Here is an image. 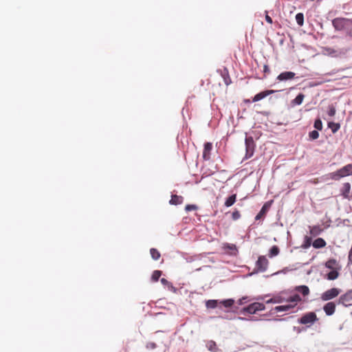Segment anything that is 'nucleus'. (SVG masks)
Listing matches in <instances>:
<instances>
[{
	"label": "nucleus",
	"mask_w": 352,
	"mask_h": 352,
	"mask_svg": "<svg viewBox=\"0 0 352 352\" xmlns=\"http://www.w3.org/2000/svg\"><path fill=\"white\" fill-rule=\"evenodd\" d=\"M328 175L330 179L336 181L352 175V164H346L336 171L330 173Z\"/></svg>",
	"instance_id": "1"
},
{
	"label": "nucleus",
	"mask_w": 352,
	"mask_h": 352,
	"mask_svg": "<svg viewBox=\"0 0 352 352\" xmlns=\"http://www.w3.org/2000/svg\"><path fill=\"white\" fill-rule=\"evenodd\" d=\"M265 309V306L263 303L258 302H254L250 304L249 305H248L246 307H243L240 310V314H254L257 311H264Z\"/></svg>",
	"instance_id": "2"
},
{
	"label": "nucleus",
	"mask_w": 352,
	"mask_h": 352,
	"mask_svg": "<svg viewBox=\"0 0 352 352\" xmlns=\"http://www.w3.org/2000/svg\"><path fill=\"white\" fill-rule=\"evenodd\" d=\"M245 158L249 159L252 156H253V155L254 153L256 144H255L253 138L252 136H248L247 133H245Z\"/></svg>",
	"instance_id": "3"
},
{
	"label": "nucleus",
	"mask_w": 352,
	"mask_h": 352,
	"mask_svg": "<svg viewBox=\"0 0 352 352\" xmlns=\"http://www.w3.org/2000/svg\"><path fill=\"white\" fill-rule=\"evenodd\" d=\"M318 320L316 313L310 311L302 315V316L298 320V322L302 324H308V327H309Z\"/></svg>",
	"instance_id": "4"
},
{
	"label": "nucleus",
	"mask_w": 352,
	"mask_h": 352,
	"mask_svg": "<svg viewBox=\"0 0 352 352\" xmlns=\"http://www.w3.org/2000/svg\"><path fill=\"white\" fill-rule=\"evenodd\" d=\"M268 260L265 256H260L256 262L255 269L252 274L258 272H264L267 270Z\"/></svg>",
	"instance_id": "5"
},
{
	"label": "nucleus",
	"mask_w": 352,
	"mask_h": 352,
	"mask_svg": "<svg viewBox=\"0 0 352 352\" xmlns=\"http://www.w3.org/2000/svg\"><path fill=\"white\" fill-rule=\"evenodd\" d=\"M349 20L344 18H336L332 20V25L336 30L340 31L345 28L349 23Z\"/></svg>",
	"instance_id": "6"
},
{
	"label": "nucleus",
	"mask_w": 352,
	"mask_h": 352,
	"mask_svg": "<svg viewBox=\"0 0 352 352\" xmlns=\"http://www.w3.org/2000/svg\"><path fill=\"white\" fill-rule=\"evenodd\" d=\"M340 292V290L338 288H331L327 290L321 295V299L323 301H327L338 296Z\"/></svg>",
	"instance_id": "7"
},
{
	"label": "nucleus",
	"mask_w": 352,
	"mask_h": 352,
	"mask_svg": "<svg viewBox=\"0 0 352 352\" xmlns=\"http://www.w3.org/2000/svg\"><path fill=\"white\" fill-rule=\"evenodd\" d=\"M351 184L349 182L344 183L340 190V195L348 200H351Z\"/></svg>",
	"instance_id": "8"
},
{
	"label": "nucleus",
	"mask_w": 352,
	"mask_h": 352,
	"mask_svg": "<svg viewBox=\"0 0 352 352\" xmlns=\"http://www.w3.org/2000/svg\"><path fill=\"white\" fill-rule=\"evenodd\" d=\"M272 203V201H269L265 202L263 204L261 210L255 217L256 221L262 219L267 214V212H268V210H270V208L271 207Z\"/></svg>",
	"instance_id": "9"
},
{
	"label": "nucleus",
	"mask_w": 352,
	"mask_h": 352,
	"mask_svg": "<svg viewBox=\"0 0 352 352\" xmlns=\"http://www.w3.org/2000/svg\"><path fill=\"white\" fill-rule=\"evenodd\" d=\"M276 91H277L276 90H272V89L265 90V91H261V92L256 94L254 96V98H252V102H258V101L265 98L267 96H269L270 94H274V93H275Z\"/></svg>",
	"instance_id": "10"
},
{
	"label": "nucleus",
	"mask_w": 352,
	"mask_h": 352,
	"mask_svg": "<svg viewBox=\"0 0 352 352\" xmlns=\"http://www.w3.org/2000/svg\"><path fill=\"white\" fill-rule=\"evenodd\" d=\"M223 250L226 253L230 256H236L238 253L237 248L234 244L225 243L223 245Z\"/></svg>",
	"instance_id": "11"
},
{
	"label": "nucleus",
	"mask_w": 352,
	"mask_h": 352,
	"mask_svg": "<svg viewBox=\"0 0 352 352\" xmlns=\"http://www.w3.org/2000/svg\"><path fill=\"white\" fill-rule=\"evenodd\" d=\"M295 75L296 74L293 72H283L277 76L276 79L279 81H286L293 79Z\"/></svg>",
	"instance_id": "12"
},
{
	"label": "nucleus",
	"mask_w": 352,
	"mask_h": 352,
	"mask_svg": "<svg viewBox=\"0 0 352 352\" xmlns=\"http://www.w3.org/2000/svg\"><path fill=\"white\" fill-rule=\"evenodd\" d=\"M352 300V292H347L344 294L341 295L338 300V304H342L345 307H347L349 305L346 303Z\"/></svg>",
	"instance_id": "13"
},
{
	"label": "nucleus",
	"mask_w": 352,
	"mask_h": 352,
	"mask_svg": "<svg viewBox=\"0 0 352 352\" xmlns=\"http://www.w3.org/2000/svg\"><path fill=\"white\" fill-rule=\"evenodd\" d=\"M212 148V144L210 142H206L204 144V151H203V158L204 160L208 161L210 159V152Z\"/></svg>",
	"instance_id": "14"
},
{
	"label": "nucleus",
	"mask_w": 352,
	"mask_h": 352,
	"mask_svg": "<svg viewBox=\"0 0 352 352\" xmlns=\"http://www.w3.org/2000/svg\"><path fill=\"white\" fill-rule=\"evenodd\" d=\"M323 310L327 316H332L336 311V304L333 302H329L324 305Z\"/></svg>",
	"instance_id": "15"
},
{
	"label": "nucleus",
	"mask_w": 352,
	"mask_h": 352,
	"mask_svg": "<svg viewBox=\"0 0 352 352\" xmlns=\"http://www.w3.org/2000/svg\"><path fill=\"white\" fill-rule=\"evenodd\" d=\"M294 305H279L276 306L272 309V311L281 312V311H289L292 309L294 308Z\"/></svg>",
	"instance_id": "16"
},
{
	"label": "nucleus",
	"mask_w": 352,
	"mask_h": 352,
	"mask_svg": "<svg viewBox=\"0 0 352 352\" xmlns=\"http://www.w3.org/2000/svg\"><path fill=\"white\" fill-rule=\"evenodd\" d=\"M184 201V197L182 196L173 195L171 196V199L169 201V204L170 205H179L182 204Z\"/></svg>",
	"instance_id": "17"
},
{
	"label": "nucleus",
	"mask_w": 352,
	"mask_h": 352,
	"mask_svg": "<svg viewBox=\"0 0 352 352\" xmlns=\"http://www.w3.org/2000/svg\"><path fill=\"white\" fill-rule=\"evenodd\" d=\"M234 303V300L233 298H228L225 300H219V308L226 307V308H230L231 307Z\"/></svg>",
	"instance_id": "18"
},
{
	"label": "nucleus",
	"mask_w": 352,
	"mask_h": 352,
	"mask_svg": "<svg viewBox=\"0 0 352 352\" xmlns=\"http://www.w3.org/2000/svg\"><path fill=\"white\" fill-rule=\"evenodd\" d=\"M327 245L326 241L322 238H317L312 243V245L316 249L324 248Z\"/></svg>",
	"instance_id": "19"
},
{
	"label": "nucleus",
	"mask_w": 352,
	"mask_h": 352,
	"mask_svg": "<svg viewBox=\"0 0 352 352\" xmlns=\"http://www.w3.org/2000/svg\"><path fill=\"white\" fill-rule=\"evenodd\" d=\"M206 348L211 352H220L221 350L217 346V344L213 340H208L206 343Z\"/></svg>",
	"instance_id": "20"
},
{
	"label": "nucleus",
	"mask_w": 352,
	"mask_h": 352,
	"mask_svg": "<svg viewBox=\"0 0 352 352\" xmlns=\"http://www.w3.org/2000/svg\"><path fill=\"white\" fill-rule=\"evenodd\" d=\"M206 307L208 309L219 308V300H208L206 302Z\"/></svg>",
	"instance_id": "21"
},
{
	"label": "nucleus",
	"mask_w": 352,
	"mask_h": 352,
	"mask_svg": "<svg viewBox=\"0 0 352 352\" xmlns=\"http://www.w3.org/2000/svg\"><path fill=\"white\" fill-rule=\"evenodd\" d=\"M339 276V272L336 269L331 270L328 274L325 275V278L329 280L336 279Z\"/></svg>",
	"instance_id": "22"
},
{
	"label": "nucleus",
	"mask_w": 352,
	"mask_h": 352,
	"mask_svg": "<svg viewBox=\"0 0 352 352\" xmlns=\"http://www.w3.org/2000/svg\"><path fill=\"white\" fill-rule=\"evenodd\" d=\"M310 230V234L316 236L321 234V232L323 231V230L320 228V226H314L312 227H309Z\"/></svg>",
	"instance_id": "23"
},
{
	"label": "nucleus",
	"mask_w": 352,
	"mask_h": 352,
	"mask_svg": "<svg viewBox=\"0 0 352 352\" xmlns=\"http://www.w3.org/2000/svg\"><path fill=\"white\" fill-rule=\"evenodd\" d=\"M295 290L301 293L304 296H306L309 294V289L307 285L296 286Z\"/></svg>",
	"instance_id": "24"
},
{
	"label": "nucleus",
	"mask_w": 352,
	"mask_h": 352,
	"mask_svg": "<svg viewBox=\"0 0 352 352\" xmlns=\"http://www.w3.org/2000/svg\"><path fill=\"white\" fill-rule=\"evenodd\" d=\"M236 199V194H233V195L229 196L226 199V201L224 203L225 206H226L228 208L232 206L235 203Z\"/></svg>",
	"instance_id": "25"
},
{
	"label": "nucleus",
	"mask_w": 352,
	"mask_h": 352,
	"mask_svg": "<svg viewBox=\"0 0 352 352\" xmlns=\"http://www.w3.org/2000/svg\"><path fill=\"white\" fill-rule=\"evenodd\" d=\"M280 252L279 248L277 245H273L269 250L268 256L273 258L277 256Z\"/></svg>",
	"instance_id": "26"
},
{
	"label": "nucleus",
	"mask_w": 352,
	"mask_h": 352,
	"mask_svg": "<svg viewBox=\"0 0 352 352\" xmlns=\"http://www.w3.org/2000/svg\"><path fill=\"white\" fill-rule=\"evenodd\" d=\"M328 127L331 129L333 133H336L340 128V124L334 122H329Z\"/></svg>",
	"instance_id": "27"
},
{
	"label": "nucleus",
	"mask_w": 352,
	"mask_h": 352,
	"mask_svg": "<svg viewBox=\"0 0 352 352\" xmlns=\"http://www.w3.org/2000/svg\"><path fill=\"white\" fill-rule=\"evenodd\" d=\"M284 300H285V299L283 298H282L281 296H274V297L271 298L270 299L266 300L265 302L267 304H270V303L275 304V303H281Z\"/></svg>",
	"instance_id": "28"
},
{
	"label": "nucleus",
	"mask_w": 352,
	"mask_h": 352,
	"mask_svg": "<svg viewBox=\"0 0 352 352\" xmlns=\"http://www.w3.org/2000/svg\"><path fill=\"white\" fill-rule=\"evenodd\" d=\"M304 94L300 93L298 94L296 98L292 101V103L296 105H300L302 104L304 99Z\"/></svg>",
	"instance_id": "29"
},
{
	"label": "nucleus",
	"mask_w": 352,
	"mask_h": 352,
	"mask_svg": "<svg viewBox=\"0 0 352 352\" xmlns=\"http://www.w3.org/2000/svg\"><path fill=\"white\" fill-rule=\"evenodd\" d=\"M150 254L154 261H157L160 257V252L155 248H151Z\"/></svg>",
	"instance_id": "30"
},
{
	"label": "nucleus",
	"mask_w": 352,
	"mask_h": 352,
	"mask_svg": "<svg viewBox=\"0 0 352 352\" xmlns=\"http://www.w3.org/2000/svg\"><path fill=\"white\" fill-rule=\"evenodd\" d=\"M336 264H337V261L334 258H331V259L328 260L325 263L324 265L327 268L333 270V269H335V265Z\"/></svg>",
	"instance_id": "31"
},
{
	"label": "nucleus",
	"mask_w": 352,
	"mask_h": 352,
	"mask_svg": "<svg viewBox=\"0 0 352 352\" xmlns=\"http://www.w3.org/2000/svg\"><path fill=\"white\" fill-rule=\"evenodd\" d=\"M162 272L160 270H155L153 271L151 276V280L153 282H157L159 280L160 276H162Z\"/></svg>",
	"instance_id": "32"
},
{
	"label": "nucleus",
	"mask_w": 352,
	"mask_h": 352,
	"mask_svg": "<svg viewBox=\"0 0 352 352\" xmlns=\"http://www.w3.org/2000/svg\"><path fill=\"white\" fill-rule=\"evenodd\" d=\"M311 241H312V239L311 237H309L308 236H305L304 238V242H303L302 245H301V247L304 249H307L308 248H309L311 246Z\"/></svg>",
	"instance_id": "33"
},
{
	"label": "nucleus",
	"mask_w": 352,
	"mask_h": 352,
	"mask_svg": "<svg viewBox=\"0 0 352 352\" xmlns=\"http://www.w3.org/2000/svg\"><path fill=\"white\" fill-rule=\"evenodd\" d=\"M295 18L297 24L299 26H302L304 23V14L301 12L297 13Z\"/></svg>",
	"instance_id": "34"
},
{
	"label": "nucleus",
	"mask_w": 352,
	"mask_h": 352,
	"mask_svg": "<svg viewBox=\"0 0 352 352\" xmlns=\"http://www.w3.org/2000/svg\"><path fill=\"white\" fill-rule=\"evenodd\" d=\"M300 300H301V298H300V295L298 294H295L293 296H291L287 300V302H298Z\"/></svg>",
	"instance_id": "35"
},
{
	"label": "nucleus",
	"mask_w": 352,
	"mask_h": 352,
	"mask_svg": "<svg viewBox=\"0 0 352 352\" xmlns=\"http://www.w3.org/2000/svg\"><path fill=\"white\" fill-rule=\"evenodd\" d=\"M314 128L318 131H321L322 129V122L320 118H317L315 120L314 124Z\"/></svg>",
	"instance_id": "36"
},
{
	"label": "nucleus",
	"mask_w": 352,
	"mask_h": 352,
	"mask_svg": "<svg viewBox=\"0 0 352 352\" xmlns=\"http://www.w3.org/2000/svg\"><path fill=\"white\" fill-rule=\"evenodd\" d=\"M319 137V133L318 130H314L309 133V138L311 140H315Z\"/></svg>",
	"instance_id": "37"
},
{
	"label": "nucleus",
	"mask_w": 352,
	"mask_h": 352,
	"mask_svg": "<svg viewBox=\"0 0 352 352\" xmlns=\"http://www.w3.org/2000/svg\"><path fill=\"white\" fill-rule=\"evenodd\" d=\"M328 115L331 117L334 116L336 112V107L333 106V104L329 105L328 107Z\"/></svg>",
	"instance_id": "38"
},
{
	"label": "nucleus",
	"mask_w": 352,
	"mask_h": 352,
	"mask_svg": "<svg viewBox=\"0 0 352 352\" xmlns=\"http://www.w3.org/2000/svg\"><path fill=\"white\" fill-rule=\"evenodd\" d=\"M157 348V344L153 342H148L146 344V349L148 350H153Z\"/></svg>",
	"instance_id": "39"
},
{
	"label": "nucleus",
	"mask_w": 352,
	"mask_h": 352,
	"mask_svg": "<svg viewBox=\"0 0 352 352\" xmlns=\"http://www.w3.org/2000/svg\"><path fill=\"white\" fill-rule=\"evenodd\" d=\"M250 300L249 299L248 296H243L242 298L238 300L237 302L239 305H242Z\"/></svg>",
	"instance_id": "40"
},
{
	"label": "nucleus",
	"mask_w": 352,
	"mask_h": 352,
	"mask_svg": "<svg viewBox=\"0 0 352 352\" xmlns=\"http://www.w3.org/2000/svg\"><path fill=\"white\" fill-rule=\"evenodd\" d=\"M197 209V206L194 204H188L185 207V210L186 212H190V211L195 210Z\"/></svg>",
	"instance_id": "41"
},
{
	"label": "nucleus",
	"mask_w": 352,
	"mask_h": 352,
	"mask_svg": "<svg viewBox=\"0 0 352 352\" xmlns=\"http://www.w3.org/2000/svg\"><path fill=\"white\" fill-rule=\"evenodd\" d=\"M240 217H241V214L239 210H236L232 213V218L233 220H234V221L238 220Z\"/></svg>",
	"instance_id": "42"
},
{
	"label": "nucleus",
	"mask_w": 352,
	"mask_h": 352,
	"mask_svg": "<svg viewBox=\"0 0 352 352\" xmlns=\"http://www.w3.org/2000/svg\"><path fill=\"white\" fill-rule=\"evenodd\" d=\"M221 75L223 79L225 77H226L227 75H229L228 70L226 67H224L223 69L221 70Z\"/></svg>",
	"instance_id": "43"
},
{
	"label": "nucleus",
	"mask_w": 352,
	"mask_h": 352,
	"mask_svg": "<svg viewBox=\"0 0 352 352\" xmlns=\"http://www.w3.org/2000/svg\"><path fill=\"white\" fill-rule=\"evenodd\" d=\"M160 282H161V283H162L164 286L167 287H168V285H170V283L168 280H166V278H161V279H160Z\"/></svg>",
	"instance_id": "44"
},
{
	"label": "nucleus",
	"mask_w": 352,
	"mask_h": 352,
	"mask_svg": "<svg viewBox=\"0 0 352 352\" xmlns=\"http://www.w3.org/2000/svg\"><path fill=\"white\" fill-rule=\"evenodd\" d=\"M223 80L226 85H228L231 83V79L229 75H227L226 77L224 78Z\"/></svg>",
	"instance_id": "45"
},
{
	"label": "nucleus",
	"mask_w": 352,
	"mask_h": 352,
	"mask_svg": "<svg viewBox=\"0 0 352 352\" xmlns=\"http://www.w3.org/2000/svg\"><path fill=\"white\" fill-rule=\"evenodd\" d=\"M168 289L170 291H171V292H174V293H175V292H177V289H176V288L173 285V284H172L171 283H170V285L168 286Z\"/></svg>",
	"instance_id": "46"
},
{
	"label": "nucleus",
	"mask_w": 352,
	"mask_h": 352,
	"mask_svg": "<svg viewBox=\"0 0 352 352\" xmlns=\"http://www.w3.org/2000/svg\"><path fill=\"white\" fill-rule=\"evenodd\" d=\"M258 320H261V319L258 318L256 317H254V316H250V317L248 318V321H258Z\"/></svg>",
	"instance_id": "47"
},
{
	"label": "nucleus",
	"mask_w": 352,
	"mask_h": 352,
	"mask_svg": "<svg viewBox=\"0 0 352 352\" xmlns=\"http://www.w3.org/2000/svg\"><path fill=\"white\" fill-rule=\"evenodd\" d=\"M265 21L270 24L273 23L272 19L267 14L265 16Z\"/></svg>",
	"instance_id": "48"
},
{
	"label": "nucleus",
	"mask_w": 352,
	"mask_h": 352,
	"mask_svg": "<svg viewBox=\"0 0 352 352\" xmlns=\"http://www.w3.org/2000/svg\"><path fill=\"white\" fill-rule=\"evenodd\" d=\"M287 318H273V319H267V320H274V321H286Z\"/></svg>",
	"instance_id": "49"
},
{
	"label": "nucleus",
	"mask_w": 352,
	"mask_h": 352,
	"mask_svg": "<svg viewBox=\"0 0 352 352\" xmlns=\"http://www.w3.org/2000/svg\"><path fill=\"white\" fill-rule=\"evenodd\" d=\"M270 70L269 67L267 65H265L264 67H263V72L264 73H270Z\"/></svg>",
	"instance_id": "50"
},
{
	"label": "nucleus",
	"mask_w": 352,
	"mask_h": 352,
	"mask_svg": "<svg viewBox=\"0 0 352 352\" xmlns=\"http://www.w3.org/2000/svg\"><path fill=\"white\" fill-rule=\"evenodd\" d=\"M293 330L294 331H296L298 333H300L301 332V331H302L301 329L299 327H296V326H294L293 327Z\"/></svg>",
	"instance_id": "51"
},
{
	"label": "nucleus",
	"mask_w": 352,
	"mask_h": 352,
	"mask_svg": "<svg viewBox=\"0 0 352 352\" xmlns=\"http://www.w3.org/2000/svg\"><path fill=\"white\" fill-rule=\"evenodd\" d=\"M236 318H237V320H239L248 321V318H245V317L239 316Z\"/></svg>",
	"instance_id": "52"
},
{
	"label": "nucleus",
	"mask_w": 352,
	"mask_h": 352,
	"mask_svg": "<svg viewBox=\"0 0 352 352\" xmlns=\"http://www.w3.org/2000/svg\"><path fill=\"white\" fill-rule=\"evenodd\" d=\"M276 311H272V309H271V310H270V311L269 313L265 314H264L263 316H270V315L274 314V313H276Z\"/></svg>",
	"instance_id": "53"
},
{
	"label": "nucleus",
	"mask_w": 352,
	"mask_h": 352,
	"mask_svg": "<svg viewBox=\"0 0 352 352\" xmlns=\"http://www.w3.org/2000/svg\"><path fill=\"white\" fill-rule=\"evenodd\" d=\"M348 34L352 38V28L349 30Z\"/></svg>",
	"instance_id": "54"
},
{
	"label": "nucleus",
	"mask_w": 352,
	"mask_h": 352,
	"mask_svg": "<svg viewBox=\"0 0 352 352\" xmlns=\"http://www.w3.org/2000/svg\"><path fill=\"white\" fill-rule=\"evenodd\" d=\"M296 265H298L297 267H302L304 264H301L300 263H296Z\"/></svg>",
	"instance_id": "55"
},
{
	"label": "nucleus",
	"mask_w": 352,
	"mask_h": 352,
	"mask_svg": "<svg viewBox=\"0 0 352 352\" xmlns=\"http://www.w3.org/2000/svg\"><path fill=\"white\" fill-rule=\"evenodd\" d=\"M256 300H263V298L261 296L257 297Z\"/></svg>",
	"instance_id": "56"
}]
</instances>
